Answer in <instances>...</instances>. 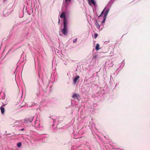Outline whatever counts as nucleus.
I'll return each instance as SVG.
<instances>
[{"label": "nucleus", "instance_id": "4", "mask_svg": "<svg viewBox=\"0 0 150 150\" xmlns=\"http://www.w3.org/2000/svg\"><path fill=\"white\" fill-rule=\"evenodd\" d=\"M68 22L66 20V19H64V28H67V24Z\"/></svg>", "mask_w": 150, "mask_h": 150}, {"label": "nucleus", "instance_id": "3", "mask_svg": "<svg viewBox=\"0 0 150 150\" xmlns=\"http://www.w3.org/2000/svg\"><path fill=\"white\" fill-rule=\"evenodd\" d=\"M79 78V76H76L74 78L73 80V82L74 84H75L76 83L77 81Z\"/></svg>", "mask_w": 150, "mask_h": 150}, {"label": "nucleus", "instance_id": "19", "mask_svg": "<svg viewBox=\"0 0 150 150\" xmlns=\"http://www.w3.org/2000/svg\"><path fill=\"white\" fill-rule=\"evenodd\" d=\"M59 35H61L60 34H59Z\"/></svg>", "mask_w": 150, "mask_h": 150}, {"label": "nucleus", "instance_id": "15", "mask_svg": "<svg viewBox=\"0 0 150 150\" xmlns=\"http://www.w3.org/2000/svg\"><path fill=\"white\" fill-rule=\"evenodd\" d=\"M106 18V17H104V19L102 22V23H104L105 22V20Z\"/></svg>", "mask_w": 150, "mask_h": 150}, {"label": "nucleus", "instance_id": "18", "mask_svg": "<svg viewBox=\"0 0 150 150\" xmlns=\"http://www.w3.org/2000/svg\"><path fill=\"white\" fill-rule=\"evenodd\" d=\"M59 21H60V20L59 19Z\"/></svg>", "mask_w": 150, "mask_h": 150}, {"label": "nucleus", "instance_id": "16", "mask_svg": "<svg viewBox=\"0 0 150 150\" xmlns=\"http://www.w3.org/2000/svg\"><path fill=\"white\" fill-rule=\"evenodd\" d=\"M77 38H76L75 39H74L73 40V42L74 43H75L76 41H77Z\"/></svg>", "mask_w": 150, "mask_h": 150}, {"label": "nucleus", "instance_id": "17", "mask_svg": "<svg viewBox=\"0 0 150 150\" xmlns=\"http://www.w3.org/2000/svg\"><path fill=\"white\" fill-rule=\"evenodd\" d=\"M24 128H23V129H21V131H23V130H24Z\"/></svg>", "mask_w": 150, "mask_h": 150}, {"label": "nucleus", "instance_id": "2", "mask_svg": "<svg viewBox=\"0 0 150 150\" xmlns=\"http://www.w3.org/2000/svg\"><path fill=\"white\" fill-rule=\"evenodd\" d=\"M61 32L64 35H67L68 33L67 29H62L61 30Z\"/></svg>", "mask_w": 150, "mask_h": 150}, {"label": "nucleus", "instance_id": "7", "mask_svg": "<svg viewBox=\"0 0 150 150\" xmlns=\"http://www.w3.org/2000/svg\"><path fill=\"white\" fill-rule=\"evenodd\" d=\"M0 109L1 111V112L2 114H4L5 112V109L4 108L1 106L0 108Z\"/></svg>", "mask_w": 150, "mask_h": 150}, {"label": "nucleus", "instance_id": "8", "mask_svg": "<svg viewBox=\"0 0 150 150\" xmlns=\"http://www.w3.org/2000/svg\"><path fill=\"white\" fill-rule=\"evenodd\" d=\"M109 10L108 9H107L106 10V11L104 14V17H106L107 16V14L109 12Z\"/></svg>", "mask_w": 150, "mask_h": 150}, {"label": "nucleus", "instance_id": "13", "mask_svg": "<svg viewBox=\"0 0 150 150\" xmlns=\"http://www.w3.org/2000/svg\"><path fill=\"white\" fill-rule=\"evenodd\" d=\"M71 0H65V3H68V2H70Z\"/></svg>", "mask_w": 150, "mask_h": 150}, {"label": "nucleus", "instance_id": "5", "mask_svg": "<svg viewBox=\"0 0 150 150\" xmlns=\"http://www.w3.org/2000/svg\"><path fill=\"white\" fill-rule=\"evenodd\" d=\"M60 17L61 18H64V19H66L65 13L63 12L60 15Z\"/></svg>", "mask_w": 150, "mask_h": 150}, {"label": "nucleus", "instance_id": "9", "mask_svg": "<svg viewBox=\"0 0 150 150\" xmlns=\"http://www.w3.org/2000/svg\"><path fill=\"white\" fill-rule=\"evenodd\" d=\"M99 47V45L98 44H97L96 45V46L95 49L97 50H98L100 49Z\"/></svg>", "mask_w": 150, "mask_h": 150}, {"label": "nucleus", "instance_id": "6", "mask_svg": "<svg viewBox=\"0 0 150 150\" xmlns=\"http://www.w3.org/2000/svg\"><path fill=\"white\" fill-rule=\"evenodd\" d=\"M79 96V95L77 94H74L72 96V98L74 99H77L78 98V96Z\"/></svg>", "mask_w": 150, "mask_h": 150}, {"label": "nucleus", "instance_id": "10", "mask_svg": "<svg viewBox=\"0 0 150 150\" xmlns=\"http://www.w3.org/2000/svg\"><path fill=\"white\" fill-rule=\"evenodd\" d=\"M88 1L89 4L91 2L93 4L95 5V2L94 0H88Z\"/></svg>", "mask_w": 150, "mask_h": 150}, {"label": "nucleus", "instance_id": "14", "mask_svg": "<svg viewBox=\"0 0 150 150\" xmlns=\"http://www.w3.org/2000/svg\"><path fill=\"white\" fill-rule=\"evenodd\" d=\"M104 10L105 9H104L103 10L101 14L99 16V17H100L101 15L104 13Z\"/></svg>", "mask_w": 150, "mask_h": 150}, {"label": "nucleus", "instance_id": "20", "mask_svg": "<svg viewBox=\"0 0 150 150\" xmlns=\"http://www.w3.org/2000/svg\"><path fill=\"white\" fill-rule=\"evenodd\" d=\"M4 1H6V0H4Z\"/></svg>", "mask_w": 150, "mask_h": 150}, {"label": "nucleus", "instance_id": "1", "mask_svg": "<svg viewBox=\"0 0 150 150\" xmlns=\"http://www.w3.org/2000/svg\"><path fill=\"white\" fill-rule=\"evenodd\" d=\"M33 120V118L32 117L30 118H26L24 120V122L25 123H30Z\"/></svg>", "mask_w": 150, "mask_h": 150}, {"label": "nucleus", "instance_id": "12", "mask_svg": "<svg viewBox=\"0 0 150 150\" xmlns=\"http://www.w3.org/2000/svg\"><path fill=\"white\" fill-rule=\"evenodd\" d=\"M94 38L95 39H96L97 38V37L98 35V34L96 33H94Z\"/></svg>", "mask_w": 150, "mask_h": 150}, {"label": "nucleus", "instance_id": "11", "mask_svg": "<svg viewBox=\"0 0 150 150\" xmlns=\"http://www.w3.org/2000/svg\"><path fill=\"white\" fill-rule=\"evenodd\" d=\"M21 143L20 142L18 143L17 144V146L18 147H21Z\"/></svg>", "mask_w": 150, "mask_h": 150}]
</instances>
